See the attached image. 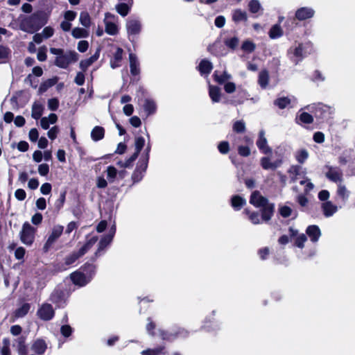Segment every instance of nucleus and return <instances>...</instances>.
Masks as SVG:
<instances>
[{
  "label": "nucleus",
  "instance_id": "obj_1",
  "mask_svg": "<svg viewBox=\"0 0 355 355\" xmlns=\"http://www.w3.org/2000/svg\"><path fill=\"white\" fill-rule=\"evenodd\" d=\"M19 28L21 31L34 33L45 26L49 19L48 14L42 10H37L28 16H20Z\"/></svg>",
  "mask_w": 355,
  "mask_h": 355
},
{
  "label": "nucleus",
  "instance_id": "obj_2",
  "mask_svg": "<svg viewBox=\"0 0 355 355\" xmlns=\"http://www.w3.org/2000/svg\"><path fill=\"white\" fill-rule=\"evenodd\" d=\"M50 53L57 56L54 60V64L61 69H67L71 62L78 61L79 55L74 51H69L64 53V49L59 48H50Z\"/></svg>",
  "mask_w": 355,
  "mask_h": 355
},
{
  "label": "nucleus",
  "instance_id": "obj_3",
  "mask_svg": "<svg viewBox=\"0 0 355 355\" xmlns=\"http://www.w3.org/2000/svg\"><path fill=\"white\" fill-rule=\"evenodd\" d=\"M98 237L92 236L77 252H73L64 259L66 265L69 266L75 263L79 258L85 254L97 242Z\"/></svg>",
  "mask_w": 355,
  "mask_h": 355
},
{
  "label": "nucleus",
  "instance_id": "obj_4",
  "mask_svg": "<svg viewBox=\"0 0 355 355\" xmlns=\"http://www.w3.org/2000/svg\"><path fill=\"white\" fill-rule=\"evenodd\" d=\"M63 230L64 227L60 225H55L51 228L42 248L44 252H48L53 247L55 242L62 234Z\"/></svg>",
  "mask_w": 355,
  "mask_h": 355
},
{
  "label": "nucleus",
  "instance_id": "obj_5",
  "mask_svg": "<svg viewBox=\"0 0 355 355\" xmlns=\"http://www.w3.org/2000/svg\"><path fill=\"white\" fill-rule=\"evenodd\" d=\"M311 112L318 123L327 122L331 117V107L322 103L313 106Z\"/></svg>",
  "mask_w": 355,
  "mask_h": 355
},
{
  "label": "nucleus",
  "instance_id": "obj_6",
  "mask_svg": "<svg viewBox=\"0 0 355 355\" xmlns=\"http://www.w3.org/2000/svg\"><path fill=\"white\" fill-rule=\"evenodd\" d=\"M36 230L28 222L24 223L19 234L21 241L26 245H31L35 240Z\"/></svg>",
  "mask_w": 355,
  "mask_h": 355
},
{
  "label": "nucleus",
  "instance_id": "obj_7",
  "mask_svg": "<svg viewBox=\"0 0 355 355\" xmlns=\"http://www.w3.org/2000/svg\"><path fill=\"white\" fill-rule=\"evenodd\" d=\"M69 294L66 291L55 289L50 296V300L58 308H64L67 304Z\"/></svg>",
  "mask_w": 355,
  "mask_h": 355
},
{
  "label": "nucleus",
  "instance_id": "obj_8",
  "mask_svg": "<svg viewBox=\"0 0 355 355\" xmlns=\"http://www.w3.org/2000/svg\"><path fill=\"white\" fill-rule=\"evenodd\" d=\"M37 317L43 321H49L54 318L55 310L49 303H43L37 311Z\"/></svg>",
  "mask_w": 355,
  "mask_h": 355
},
{
  "label": "nucleus",
  "instance_id": "obj_9",
  "mask_svg": "<svg viewBox=\"0 0 355 355\" xmlns=\"http://www.w3.org/2000/svg\"><path fill=\"white\" fill-rule=\"evenodd\" d=\"M159 334L162 340L172 341L177 338H185L189 335V332L182 328H179L175 332L159 331Z\"/></svg>",
  "mask_w": 355,
  "mask_h": 355
},
{
  "label": "nucleus",
  "instance_id": "obj_10",
  "mask_svg": "<svg viewBox=\"0 0 355 355\" xmlns=\"http://www.w3.org/2000/svg\"><path fill=\"white\" fill-rule=\"evenodd\" d=\"M148 157H141L139 159L137 166L131 178H143L145 175L146 171L148 164Z\"/></svg>",
  "mask_w": 355,
  "mask_h": 355
},
{
  "label": "nucleus",
  "instance_id": "obj_11",
  "mask_svg": "<svg viewBox=\"0 0 355 355\" xmlns=\"http://www.w3.org/2000/svg\"><path fill=\"white\" fill-rule=\"evenodd\" d=\"M207 51L214 56L221 57L227 54L225 46L220 40L215 41L207 46Z\"/></svg>",
  "mask_w": 355,
  "mask_h": 355
},
{
  "label": "nucleus",
  "instance_id": "obj_12",
  "mask_svg": "<svg viewBox=\"0 0 355 355\" xmlns=\"http://www.w3.org/2000/svg\"><path fill=\"white\" fill-rule=\"evenodd\" d=\"M315 10L309 7H301L295 11V17L299 21H304L312 18Z\"/></svg>",
  "mask_w": 355,
  "mask_h": 355
},
{
  "label": "nucleus",
  "instance_id": "obj_13",
  "mask_svg": "<svg viewBox=\"0 0 355 355\" xmlns=\"http://www.w3.org/2000/svg\"><path fill=\"white\" fill-rule=\"evenodd\" d=\"M70 278L75 285L79 286H84L91 281L83 272L80 271H76L71 273Z\"/></svg>",
  "mask_w": 355,
  "mask_h": 355
},
{
  "label": "nucleus",
  "instance_id": "obj_14",
  "mask_svg": "<svg viewBox=\"0 0 355 355\" xmlns=\"http://www.w3.org/2000/svg\"><path fill=\"white\" fill-rule=\"evenodd\" d=\"M250 203L257 208H261L269 203L268 199L262 196L257 191H254L250 196Z\"/></svg>",
  "mask_w": 355,
  "mask_h": 355
},
{
  "label": "nucleus",
  "instance_id": "obj_15",
  "mask_svg": "<svg viewBox=\"0 0 355 355\" xmlns=\"http://www.w3.org/2000/svg\"><path fill=\"white\" fill-rule=\"evenodd\" d=\"M263 130L259 132L258 139L257 141V146L259 150L263 154L268 155L272 153V149L268 146L267 139L264 136Z\"/></svg>",
  "mask_w": 355,
  "mask_h": 355
},
{
  "label": "nucleus",
  "instance_id": "obj_16",
  "mask_svg": "<svg viewBox=\"0 0 355 355\" xmlns=\"http://www.w3.org/2000/svg\"><path fill=\"white\" fill-rule=\"evenodd\" d=\"M321 209L324 216L327 218L332 216L338 211V207L331 201H326L322 203Z\"/></svg>",
  "mask_w": 355,
  "mask_h": 355
},
{
  "label": "nucleus",
  "instance_id": "obj_17",
  "mask_svg": "<svg viewBox=\"0 0 355 355\" xmlns=\"http://www.w3.org/2000/svg\"><path fill=\"white\" fill-rule=\"evenodd\" d=\"M306 233L313 243H316L321 236V231L318 225H312L307 227Z\"/></svg>",
  "mask_w": 355,
  "mask_h": 355
},
{
  "label": "nucleus",
  "instance_id": "obj_18",
  "mask_svg": "<svg viewBox=\"0 0 355 355\" xmlns=\"http://www.w3.org/2000/svg\"><path fill=\"white\" fill-rule=\"evenodd\" d=\"M123 50L121 47H117L113 57L110 59V67L112 69H116L121 66L123 60Z\"/></svg>",
  "mask_w": 355,
  "mask_h": 355
},
{
  "label": "nucleus",
  "instance_id": "obj_19",
  "mask_svg": "<svg viewBox=\"0 0 355 355\" xmlns=\"http://www.w3.org/2000/svg\"><path fill=\"white\" fill-rule=\"evenodd\" d=\"M46 349L47 345L46 342L41 338L36 339L31 346V349L38 355L44 354Z\"/></svg>",
  "mask_w": 355,
  "mask_h": 355
},
{
  "label": "nucleus",
  "instance_id": "obj_20",
  "mask_svg": "<svg viewBox=\"0 0 355 355\" xmlns=\"http://www.w3.org/2000/svg\"><path fill=\"white\" fill-rule=\"evenodd\" d=\"M213 67V64L209 60L202 59L197 67V69L202 76L209 75L211 72Z\"/></svg>",
  "mask_w": 355,
  "mask_h": 355
},
{
  "label": "nucleus",
  "instance_id": "obj_21",
  "mask_svg": "<svg viewBox=\"0 0 355 355\" xmlns=\"http://www.w3.org/2000/svg\"><path fill=\"white\" fill-rule=\"evenodd\" d=\"M129 60H130V73L133 76H139L140 73V68L139 64L137 60V58L135 54L130 53L129 54Z\"/></svg>",
  "mask_w": 355,
  "mask_h": 355
},
{
  "label": "nucleus",
  "instance_id": "obj_22",
  "mask_svg": "<svg viewBox=\"0 0 355 355\" xmlns=\"http://www.w3.org/2000/svg\"><path fill=\"white\" fill-rule=\"evenodd\" d=\"M209 96L213 103H219L222 96L221 89L218 86H209Z\"/></svg>",
  "mask_w": 355,
  "mask_h": 355
},
{
  "label": "nucleus",
  "instance_id": "obj_23",
  "mask_svg": "<svg viewBox=\"0 0 355 355\" xmlns=\"http://www.w3.org/2000/svg\"><path fill=\"white\" fill-rule=\"evenodd\" d=\"M126 28L129 35H137L141 31V24L138 20L130 19L127 21Z\"/></svg>",
  "mask_w": 355,
  "mask_h": 355
},
{
  "label": "nucleus",
  "instance_id": "obj_24",
  "mask_svg": "<svg viewBox=\"0 0 355 355\" xmlns=\"http://www.w3.org/2000/svg\"><path fill=\"white\" fill-rule=\"evenodd\" d=\"M275 206L272 203H268L266 205L261 207V218L264 221H268L270 220L273 215Z\"/></svg>",
  "mask_w": 355,
  "mask_h": 355
},
{
  "label": "nucleus",
  "instance_id": "obj_25",
  "mask_svg": "<svg viewBox=\"0 0 355 355\" xmlns=\"http://www.w3.org/2000/svg\"><path fill=\"white\" fill-rule=\"evenodd\" d=\"M248 96L249 95L245 89H239L236 92V96H234V99L231 101V103L235 105L242 104L248 98Z\"/></svg>",
  "mask_w": 355,
  "mask_h": 355
},
{
  "label": "nucleus",
  "instance_id": "obj_26",
  "mask_svg": "<svg viewBox=\"0 0 355 355\" xmlns=\"http://www.w3.org/2000/svg\"><path fill=\"white\" fill-rule=\"evenodd\" d=\"M213 78L214 80L219 85H223L225 83L226 81L230 80L232 78V76L228 73L227 71H224L220 75L218 74V71H215L213 74Z\"/></svg>",
  "mask_w": 355,
  "mask_h": 355
},
{
  "label": "nucleus",
  "instance_id": "obj_27",
  "mask_svg": "<svg viewBox=\"0 0 355 355\" xmlns=\"http://www.w3.org/2000/svg\"><path fill=\"white\" fill-rule=\"evenodd\" d=\"M105 137V129L101 126H95L91 132V137L93 141H98Z\"/></svg>",
  "mask_w": 355,
  "mask_h": 355
},
{
  "label": "nucleus",
  "instance_id": "obj_28",
  "mask_svg": "<svg viewBox=\"0 0 355 355\" xmlns=\"http://www.w3.org/2000/svg\"><path fill=\"white\" fill-rule=\"evenodd\" d=\"M141 355H166L165 347L164 345L155 348H148L141 352Z\"/></svg>",
  "mask_w": 355,
  "mask_h": 355
},
{
  "label": "nucleus",
  "instance_id": "obj_29",
  "mask_svg": "<svg viewBox=\"0 0 355 355\" xmlns=\"http://www.w3.org/2000/svg\"><path fill=\"white\" fill-rule=\"evenodd\" d=\"M284 35V31L279 24L273 25L269 32L268 35L271 39H277Z\"/></svg>",
  "mask_w": 355,
  "mask_h": 355
},
{
  "label": "nucleus",
  "instance_id": "obj_30",
  "mask_svg": "<svg viewBox=\"0 0 355 355\" xmlns=\"http://www.w3.org/2000/svg\"><path fill=\"white\" fill-rule=\"evenodd\" d=\"M297 19L288 18L286 19L284 24V28L286 30V34L288 35L293 32L296 28L299 26V23L297 21Z\"/></svg>",
  "mask_w": 355,
  "mask_h": 355
},
{
  "label": "nucleus",
  "instance_id": "obj_31",
  "mask_svg": "<svg viewBox=\"0 0 355 355\" xmlns=\"http://www.w3.org/2000/svg\"><path fill=\"white\" fill-rule=\"evenodd\" d=\"M44 109V106L42 104L35 102L32 105L31 116L35 120L40 119Z\"/></svg>",
  "mask_w": 355,
  "mask_h": 355
},
{
  "label": "nucleus",
  "instance_id": "obj_32",
  "mask_svg": "<svg viewBox=\"0 0 355 355\" xmlns=\"http://www.w3.org/2000/svg\"><path fill=\"white\" fill-rule=\"evenodd\" d=\"M11 56L10 49L4 45H0V64L6 63Z\"/></svg>",
  "mask_w": 355,
  "mask_h": 355
},
{
  "label": "nucleus",
  "instance_id": "obj_33",
  "mask_svg": "<svg viewBox=\"0 0 355 355\" xmlns=\"http://www.w3.org/2000/svg\"><path fill=\"white\" fill-rule=\"evenodd\" d=\"M245 203V199L239 196H234L231 198V205L236 211L240 210Z\"/></svg>",
  "mask_w": 355,
  "mask_h": 355
},
{
  "label": "nucleus",
  "instance_id": "obj_34",
  "mask_svg": "<svg viewBox=\"0 0 355 355\" xmlns=\"http://www.w3.org/2000/svg\"><path fill=\"white\" fill-rule=\"evenodd\" d=\"M58 78L56 77L53 78H49L40 84L39 87V93L42 94L47 91V89L57 83Z\"/></svg>",
  "mask_w": 355,
  "mask_h": 355
},
{
  "label": "nucleus",
  "instance_id": "obj_35",
  "mask_svg": "<svg viewBox=\"0 0 355 355\" xmlns=\"http://www.w3.org/2000/svg\"><path fill=\"white\" fill-rule=\"evenodd\" d=\"M309 155V154L306 149L301 148L295 152V158L299 164H302L308 159Z\"/></svg>",
  "mask_w": 355,
  "mask_h": 355
},
{
  "label": "nucleus",
  "instance_id": "obj_36",
  "mask_svg": "<svg viewBox=\"0 0 355 355\" xmlns=\"http://www.w3.org/2000/svg\"><path fill=\"white\" fill-rule=\"evenodd\" d=\"M117 12L122 17H125L130 12V4L129 3L122 1L116 6Z\"/></svg>",
  "mask_w": 355,
  "mask_h": 355
},
{
  "label": "nucleus",
  "instance_id": "obj_37",
  "mask_svg": "<svg viewBox=\"0 0 355 355\" xmlns=\"http://www.w3.org/2000/svg\"><path fill=\"white\" fill-rule=\"evenodd\" d=\"M112 239V235H105L101 239L98 243V250L95 253L96 256H98L101 251L104 250V249L111 243Z\"/></svg>",
  "mask_w": 355,
  "mask_h": 355
},
{
  "label": "nucleus",
  "instance_id": "obj_38",
  "mask_svg": "<svg viewBox=\"0 0 355 355\" xmlns=\"http://www.w3.org/2000/svg\"><path fill=\"white\" fill-rule=\"evenodd\" d=\"M258 83L261 87L266 88L269 83V73L266 69L260 71L258 77Z\"/></svg>",
  "mask_w": 355,
  "mask_h": 355
},
{
  "label": "nucleus",
  "instance_id": "obj_39",
  "mask_svg": "<svg viewBox=\"0 0 355 355\" xmlns=\"http://www.w3.org/2000/svg\"><path fill=\"white\" fill-rule=\"evenodd\" d=\"M144 109L145 112L147 113V115H151L154 114L156 111L157 106L154 101L151 99H146L144 103Z\"/></svg>",
  "mask_w": 355,
  "mask_h": 355
},
{
  "label": "nucleus",
  "instance_id": "obj_40",
  "mask_svg": "<svg viewBox=\"0 0 355 355\" xmlns=\"http://www.w3.org/2000/svg\"><path fill=\"white\" fill-rule=\"evenodd\" d=\"M105 31L108 35H116L119 33V28L115 23L105 20Z\"/></svg>",
  "mask_w": 355,
  "mask_h": 355
},
{
  "label": "nucleus",
  "instance_id": "obj_41",
  "mask_svg": "<svg viewBox=\"0 0 355 355\" xmlns=\"http://www.w3.org/2000/svg\"><path fill=\"white\" fill-rule=\"evenodd\" d=\"M82 269L85 275L92 280L96 273V266L93 263H86Z\"/></svg>",
  "mask_w": 355,
  "mask_h": 355
},
{
  "label": "nucleus",
  "instance_id": "obj_42",
  "mask_svg": "<svg viewBox=\"0 0 355 355\" xmlns=\"http://www.w3.org/2000/svg\"><path fill=\"white\" fill-rule=\"evenodd\" d=\"M135 152L133 153V157L137 158L142 148L145 145V139L143 137H137L135 139Z\"/></svg>",
  "mask_w": 355,
  "mask_h": 355
},
{
  "label": "nucleus",
  "instance_id": "obj_43",
  "mask_svg": "<svg viewBox=\"0 0 355 355\" xmlns=\"http://www.w3.org/2000/svg\"><path fill=\"white\" fill-rule=\"evenodd\" d=\"M232 19L235 22L241 21H245L248 19L247 14L245 11H243L241 9H236L233 12Z\"/></svg>",
  "mask_w": 355,
  "mask_h": 355
},
{
  "label": "nucleus",
  "instance_id": "obj_44",
  "mask_svg": "<svg viewBox=\"0 0 355 355\" xmlns=\"http://www.w3.org/2000/svg\"><path fill=\"white\" fill-rule=\"evenodd\" d=\"M71 35L74 38L79 39L87 37L89 33L88 31L83 28L76 27L72 30Z\"/></svg>",
  "mask_w": 355,
  "mask_h": 355
},
{
  "label": "nucleus",
  "instance_id": "obj_45",
  "mask_svg": "<svg viewBox=\"0 0 355 355\" xmlns=\"http://www.w3.org/2000/svg\"><path fill=\"white\" fill-rule=\"evenodd\" d=\"M31 308V305L28 303H24L19 308L16 309L15 312V316L16 318H23L24 317L29 311Z\"/></svg>",
  "mask_w": 355,
  "mask_h": 355
},
{
  "label": "nucleus",
  "instance_id": "obj_46",
  "mask_svg": "<svg viewBox=\"0 0 355 355\" xmlns=\"http://www.w3.org/2000/svg\"><path fill=\"white\" fill-rule=\"evenodd\" d=\"M328 171L326 173V178H341L343 175L341 170L338 167L327 166Z\"/></svg>",
  "mask_w": 355,
  "mask_h": 355
},
{
  "label": "nucleus",
  "instance_id": "obj_47",
  "mask_svg": "<svg viewBox=\"0 0 355 355\" xmlns=\"http://www.w3.org/2000/svg\"><path fill=\"white\" fill-rule=\"evenodd\" d=\"M80 23L85 28H89L91 25V18L87 11H83L80 14Z\"/></svg>",
  "mask_w": 355,
  "mask_h": 355
},
{
  "label": "nucleus",
  "instance_id": "obj_48",
  "mask_svg": "<svg viewBox=\"0 0 355 355\" xmlns=\"http://www.w3.org/2000/svg\"><path fill=\"white\" fill-rule=\"evenodd\" d=\"M232 130L234 132L241 134L245 132V123L243 120L235 121L232 125Z\"/></svg>",
  "mask_w": 355,
  "mask_h": 355
},
{
  "label": "nucleus",
  "instance_id": "obj_49",
  "mask_svg": "<svg viewBox=\"0 0 355 355\" xmlns=\"http://www.w3.org/2000/svg\"><path fill=\"white\" fill-rule=\"evenodd\" d=\"M288 171L290 175H295V177L303 175L302 178H305V172L303 171V168L300 165H292Z\"/></svg>",
  "mask_w": 355,
  "mask_h": 355
},
{
  "label": "nucleus",
  "instance_id": "obj_50",
  "mask_svg": "<svg viewBox=\"0 0 355 355\" xmlns=\"http://www.w3.org/2000/svg\"><path fill=\"white\" fill-rule=\"evenodd\" d=\"M291 103V99L288 97H281L274 101V105L279 109H284Z\"/></svg>",
  "mask_w": 355,
  "mask_h": 355
},
{
  "label": "nucleus",
  "instance_id": "obj_51",
  "mask_svg": "<svg viewBox=\"0 0 355 355\" xmlns=\"http://www.w3.org/2000/svg\"><path fill=\"white\" fill-rule=\"evenodd\" d=\"M239 43V40L237 37L227 38L224 41V44L232 50H235Z\"/></svg>",
  "mask_w": 355,
  "mask_h": 355
},
{
  "label": "nucleus",
  "instance_id": "obj_52",
  "mask_svg": "<svg viewBox=\"0 0 355 355\" xmlns=\"http://www.w3.org/2000/svg\"><path fill=\"white\" fill-rule=\"evenodd\" d=\"M313 114L303 112L299 115V120L301 123L305 124H311L313 122Z\"/></svg>",
  "mask_w": 355,
  "mask_h": 355
},
{
  "label": "nucleus",
  "instance_id": "obj_53",
  "mask_svg": "<svg viewBox=\"0 0 355 355\" xmlns=\"http://www.w3.org/2000/svg\"><path fill=\"white\" fill-rule=\"evenodd\" d=\"M255 44L253 42L248 40H245L241 45V49L247 53H252L255 50Z\"/></svg>",
  "mask_w": 355,
  "mask_h": 355
},
{
  "label": "nucleus",
  "instance_id": "obj_54",
  "mask_svg": "<svg viewBox=\"0 0 355 355\" xmlns=\"http://www.w3.org/2000/svg\"><path fill=\"white\" fill-rule=\"evenodd\" d=\"M3 346L1 348V355H10V341L9 338H5L2 340Z\"/></svg>",
  "mask_w": 355,
  "mask_h": 355
},
{
  "label": "nucleus",
  "instance_id": "obj_55",
  "mask_svg": "<svg viewBox=\"0 0 355 355\" xmlns=\"http://www.w3.org/2000/svg\"><path fill=\"white\" fill-rule=\"evenodd\" d=\"M249 11L253 14L257 13L261 9V5L258 0H251L248 3Z\"/></svg>",
  "mask_w": 355,
  "mask_h": 355
},
{
  "label": "nucleus",
  "instance_id": "obj_56",
  "mask_svg": "<svg viewBox=\"0 0 355 355\" xmlns=\"http://www.w3.org/2000/svg\"><path fill=\"white\" fill-rule=\"evenodd\" d=\"M244 213L249 216L250 220L254 225L260 223V216L258 212L250 213L247 209L244 210Z\"/></svg>",
  "mask_w": 355,
  "mask_h": 355
},
{
  "label": "nucleus",
  "instance_id": "obj_57",
  "mask_svg": "<svg viewBox=\"0 0 355 355\" xmlns=\"http://www.w3.org/2000/svg\"><path fill=\"white\" fill-rule=\"evenodd\" d=\"M261 166L264 169L275 168L277 167V165H275V164L272 163L270 162V158L266 157H264L261 158Z\"/></svg>",
  "mask_w": 355,
  "mask_h": 355
},
{
  "label": "nucleus",
  "instance_id": "obj_58",
  "mask_svg": "<svg viewBox=\"0 0 355 355\" xmlns=\"http://www.w3.org/2000/svg\"><path fill=\"white\" fill-rule=\"evenodd\" d=\"M18 343V352L19 355H26V349L25 345V338L20 337L17 339Z\"/></svg>",
  "mask_w": 355,
  "mask_h": 355
},
{
  "label": "nucleus",
  "instance_id": "obj_59",
  "mask_svg": "<svg viewBox=\"0 0 355 355\" xmlns=\"http://www.w3.org/2000/svg\"><path fill=\"white\" fill-rule=\"evenodd\" d=\"M218 150L223 155L227 154L230 151L229 142L226 141L220 142L218 145Z\"/></svg>",
  "mask_w": 355,
  "mask_h": 355
},
{
  "label": "nucleus",
  "instance_id": "obj_60",
  "mask_svg": "<svg viewBox=\"0 0 355 355\" xmlns=\"http://www.w3.org/2000/svg\"><path fill=\"white\" fill-rule=\"evenodd\" d=\"M279 214L284 218H288L293 215V209L288 206H282L279 208Z\"/></svg>",
  "mask_w": 355,
  "mask_h": 355
},
{
  "label": "nucleus",
  "instance_id": "obj_61",
  "mask_svg": "<svg viewBox=\"0 0 355 355\" xmlns=\"http://www.w3.org/2000/svg\"><path fill=\"white\" fill-rule=\"evenodd\" d=\"M311 80L313 82H323L325 80V77L323 76L322 72L320 70H315L313 73L312 77L311 78Z\"/></svg>",
  "mask_w": 355,
  "mask_h": 355
},
{
  "label": "nucleus",
  "instance_id": "obj_62",
  "mask_svg": "<svg viewBox=\"0 0 355 355\" xmlns=\"http://www.w3.org/2000/svg\"><path fill=\"white\" fill-rule=\"evenodd\" d=\"M307 240V237L304 234H299L295 238V244L297 247L300 248H303L304 246V243Z\"/></svg>",
  "mask_w": 355,
  "mask_h": 355
},
{
  "label": "nucleus",
  "instance_id": "obj_63",
  "mask_svg": "<svg viewBox=\"0 0 355 355\" xmlns=\"http://www.w3.org/2000/svg\"><path fill=\"white\" fill-rule=\"evenodd\" d=\"M48 107L51 111H56L59 107V101L57 98H52L48 101Z\"/></svg>",
  "mask_w": 355,
  "mask_h": 355
},
{
  "label": "nucleus",
  "instance_id": "obj_64",
  "mask_svg": "<svg viewBox=\"0 0 355 355\" xmlns=\"http://www.w3.org/2000/svg\"><path fill=\"white\" fill-rule=\"evenodd\" d=\"M338 195L342 198L343 200L346 199L349 196V192L345 188V186L342 185L340 183L338 184V188L337 190Z\"/></svg>",
  "mask_w": 355,
  "mask_h": 355
}]
</instances>
